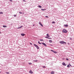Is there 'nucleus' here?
Instances as JSON below:
<instances>
[{"instance_id": "obj_1", "label": "nucleus", "mask_w": 74, "mask_h": 74, "mask_svg": "<svg viewBox=\"0 0 74 74\" xmlns=\"http://www.w3.org/2000/svg\"><path fill=\"white\" fill-rule=\"evenodd\" d=\"M62 32L63 33H66L67 32V30L65 29H64L62 30Z\"/></svg>"}, {"instance_id": "obj_2", "label": "nucleus", "mask_w": 74, "mask_h": 74, "mask_svg": "<svg viewBox=\"0 0 74 74\" xmlns=\"http://www.w3.org/2000/svg\"><path fill=\"white\" fill-rule=\"evenodd\" d=\"M34 45L35 47H36L37 49H39L40 48H39V47H38V46L37 45H36L35 44H34Z\"/></svg>"}, {"instance_id": "obj_3", "label": "nucleus", "mask_w": 74, "mask_h": 74, "mask_svg": "<svg viewBox=\"0 0 74 74\" xmlns=\"http://www.w3.org/2000/svg\"><path fill=\"white\" fill-rule=\"evenodd\" d=\"M60 44H66V42H64V41H61L60 42Z\"/></svg>"}, {"instance_id": "obj_4", "label": "nucleus", "mask_w": 74, "mask_h": 74, "mask_svg": "<svg viewBox=\"0 0 74 74\" xmlns=\"http://www.w3.org/2000/svg\"><path fill=\"white\" fill-rule=\"evenodd\" d=\"M51 51H52V52H53L55 53H57V52H56L55 51L53 50H51Z\"/></svg>"}, {"instance_id": "obj_5", "label": "nucleus", "mask_w": 74, "mask_h": 74, "mask_svg": "<svg viewBox=\"0 0 74 74\" xmlns=\"http://www.w3.org/2000/svg\"><path fill=\"white\" fill-rule=\"evenodd\" d=\"M39 25H40V26H42V27L43 26V25H42V24L41 22H39Z\"/></svg>"}, {"instance_id": "obj_6", "label": "nucleus", "mask_w": 74, "mask_h": 74, "mask_svg": "<svg viewBox=\"0 0 74 74\" xmlns=\"http://www.w3.org/2000/svg\"><path fill=\"white\" fill-rule=\"evenodd\" d=\"M42 44H43L45 47H47V45L44 43H42Z\"/></svg>"}, {"instance_id": "obj_7", "label": "nucleus", "mask_w": 74, "mask_h": 74, "mask_svg": "<svg viewBox=\"0 0 74 74\" xmlns=\"http://www.w3.org/2000/svg\"><path fill=\"white\" fill-rule=\"evenodd\" d=\"M62 64L63 66H66V64H65V63H64V62H63L62 63Z\"/></svg>"}, {"instance_id": "obj_8", "label": "nucleus", "mask_w": 74, "mask_h": 74, "mask_svg": "<svg viewBox=\"0 0 74 74\" xmlns=\"http://www.w3.org/2000/svg\"><path fill=\"white\" fill-rule=\"evenodd\" d=\"M54 73H55V72H54V71H52L51 73V74H53Z\"/></svg>"}, {"instance_id": "obj_9", "label": "nucleus", "mask_w": 74, "mask_h": 74, "mask_svg": "<svg viewBox=\"0 0 74 74\" xmlns=\"http://www.w3.org/2000/svg\"><path fill=\"white\" fill-rule=\"evenodd\" d=\"M64 26L65 27H68V25H64Z\"/></svg>"}, {"instance_id": "obj_10", "label": "nucleus", "mask_w": 74, "mask_h": 74, "mask_svg": "<svg viewBox=\"0 0 74 74\" xmlns=\"http://www.w3.org/2000/svg\"><path fill=\"white\" fill-rule=\"evenodd\" d=\"M29 73H30L31 74H33V72L32 71H29Z\"/></svg>"}, {"instance_id": "obj_11", "label": "nucleus", "mask_w": 74, "mask_h": 74, "mask_svg": "<svg viewBox=\"0 0 74 74\" xmlns=\"http://www.w3.org/2000/svg\"><path fill=\"white\" fill-rule=\"evenodd\" d=\"M21 35L22 36H25V34H21Z\"/></svg>"}, {"instance_id": "obj_12", "label": "nucleus", "mask_w": 74, "mask_h": 74, "mask_svg": "<svg viewBox=\"0 0 74 74\" xmlns=\"http://www.w3.org/2000/svg\"><path fill=\"white\" fill-rule=\"evenodd\" d=\"M3 27H7V26L5 25H3Z\"/></svg>"}, {"instance_id": "obj_13", "label": "nucleus", "mask_w": 74, "mask_h": 74, "mask_svg": "<svg viewBox=\"0 0 74 74\" xmlns=\"http://www.w3.org/2000/svg\"><path fill=\"white\" fill-rule=\"evenodd\" d=\"M47 37H50V36L49 35V34H47Z\"/></svg>"}, {"instance_id": "obj_14", "label": "nucleus", "mask_w": 74, "mask_h": 74, "mask_svg": "<svg viewBox=\"0 0 74 74\" xmlns=\"http://www.w3.org/2000/svg\"><path fill=\"white\" fill-rule=\"evenodd\" d=\"M41 10H42V11H45V10H46V9H41Z\"/></svg>"}, {"instance_id": "obj_15", "label": "nucleus", "mask_w": 74, "mask_h": 74, "mask_svg": "<svg viewBox=\"0 0 74 74\" xmlns=\"http://www.w3.org/2000/svg\"><path fill=\"white\" fill-rule=\"evenodd\" d=\"M38 7H39V8H42V7H41V6L40 5H38Z\"/></svg>"}, {"instance_id": "obj_16", "label": "nucleus", "mask_w": 74, "mask_h": 74, "mask_svg": "<svg viewBox=\"0 0 74 74\" xmlns=\"http://www.w3.org/2000/svg\"><path fill=\"white\" fill-rule=\"evenodd\" d=\"M3 13L2 12H0V14H3Z\"/></svg>"}, {"instance_id": "obj_17", "label": "nucleus", "mask_w": 74, "mask_h": 74, "mask_svg": "<svg viewBox=\"0 0 74 74\" xmlns=\"http://www.w3.org/2000/svg\"><path fill=\"white\" fill-rule=\"evenodd\" d=\"M49 42H52V41L51 40H49Z\"/></svg>"}, {"instance_id": "obj_18", "label": "nucleus", "mask_w": 74, "mask_h": 74, "mask_svg": "<svg viewBox=\"0 0 74 74\" xmlns=\"http://www.w3.org/2000/svg\"><path fill=\"white\" fill-rule=\"evenodd\" d=\"M33 61L34 62H37V61H38L37 60H34Z\"/></svg>"}, {"instance_id": "obj_19", "label": "nucleus", "mask_w": 74, "mask_h": 74, "mask_svg": "<svg viewBox=\"0 0 74 74\" xmlns=\"http://www.w3.org/2000/svg\"><path fill=\"white\" fill-rule=\"evenodd\" d=\"M52 23H53H53L55 24V21H53V22H52Z\"/></svg>"}, {"instance_id": "obj_20", "label": "nucleus", "mask_w": 74, "mask_h": 74, "mask_svg": "<svg viewBox=\"0 0 74 74\" xmlns=\"http://www.w3.org/2000/svg\"><path fill=\"white\" fill-rule=\"evenodd\" d=\"M67 67H70V66L68 64V65L67 66Z\"/></svg>"}, {"instance_id": "obj_21", "label": "nucleus", "mask_w": 74, "mask_h": 74, "mask_svg": "<svg viewBox=\"0 0 74 74\" xmlns=\"http://www.w3.org/2000/svg\"><path fill=\"white\" fill-rule=\"evenodd\" d=\"M14 16L15 17L16 16V15L15 14H14Z\"/></svg>"}, {"instance_id": "obj_22", "label": "nucleus", "mask_w": 74, "mask_h": 74, "mask_svg": "<svg viewBox=\"0 0 74 74\" xmlns=\"http://www.w3.org/2000/svg\"><path fill=\"white\" fill-rule=\"evenodd\" d=\"M6 74H10V73L8 72H6Z\"/></svg>"}, {"instance_id": "obj_23", "label": "nucleus", "mask_w": 74, "mask_h": 74, "mask_svg": "<svg viewBox=\"0 0 74 74\" xmlns=\"http://www.w3.org/2000/svg\"><path fill=\"white\" fill-rule=\"evenodd\" d=\"M40 41H43V39H40Z\"/></svg>"}, {"instance_id": "obj_24", "label": "nucleus", "mask_w": 74, "mask_h": 74, "mask_svg": "<svg viewBox=\"0 0 74 74\" xmlns=\"http://www.w3.org/2000/svg\"><path fill=\"white\" fill-rule=\"evenodd\" d=\"M22 27H23V26H21V27H20V28H22Z\"/></svg>"}, {"instance_id": "obj_25", "label": "nucleus", "mask_w": 74, "mask_h": 74, "mask_svg": "<svg viewBox=\"0 0 74 74\" xmlns=\"http://www.w3.org/2000/svg\"><path fill=\"white\" fill-rule=\"evenodd\" d=\"M9 1H11V2H12V0H10Z\"/></svg>"}, {"instance_id": "obj_26", "label": "nucleus", "mask_w": 74, "mask_h": 74, "mask_svg": "<svg viewBox=\"0 0 74 74\" xmlns=\"http://www.w3.org/2000/svg\"><path fill=\"white\" fill-rule=\"evenodd\" d=\"M23 2H26V1H25V0H23Z\"/></svg>"}, {"instance_id": "obj_27", "label": "nucleus", "mask_w": 74, "mask_h": 74, "mask_svg": "<svg viewBox=\"0 0 74 74\" xmlns=\"http://www.w3.org/2000/svg\"><path fill=\"white\" fill-rule=\"evenodd\" d=\"M49 45L50 46H53V45H51V44H50Z\"/></svg>"}, {"instance_id": "obj_28", "label": "nucleus", "mask_w": 74, "mask_h": 74, "mask_svg": "<svg viewBox=\"0 0 74 74\" xmlns=\"http://www.w3.org/2000/svg\"><path fill=\"white\" fill-rule=\"evenodd\" d=\"M43 68H45V66H43Z\"/></svg>"}, {"instance_id": "obj_29", "label": "nucleus", "mask_w": 74, "mask_h": 74, "mask_svg": "<svg viewBox=\"0 0 74 74\" xmlns=\"http://www.w3.org/2000/svg\"><path fill=\"white\" fill-rule=\"evenodd\" d=\"M66 60H69V59H68V58H66Z\"/></svg>"}, {"instance_id": "obj_30", "label": "nucleus", "mask_w": 74, "mask_h": 74, "mask_svg": "<svg viewBox=\"0 0 74 74\" xmlns=\"http://www.w3.org/2000/svg\"><path fill=\"white\" fill-rule=\"evenodd\" d=\"M45 17L46 18H49V17H48V16H46Z\"/></svg>"}, {"instance_id": "obj_31", "label": "nucleus", "mask_w": 74, "mask_h": 74, "mask_svg": "<svg viewBox=\"0 0 74 74\" xmlns=\"http://www.w3.org/2000/svg\"><path fill=\"white\" fill-rule=\"evenodd\" d=\"M29 64H32V63H29Z\"/></svg>"}, {"instance_id": "obj_32", "label": "nucleus", "mask_w": 74, "mask_h": 74, "mask_svg": "<svg viewBox=\"0 0 74 74\" xmlns=\"http://www.w3.org/2000/svg\"><path fill=\"white\" fill-rule=\"evenodd\" d=\"M19 14H22V12H19Z\"/></svg>"}, {"instance_id": "obj_33", "label": "nucleus", "mask_w": 74, "mask_h": 74, "mask_svg": "<svg viewBox=\"0 0 74 74\" xmlns=\"http://www.w3.org/2000/svg\"><path fill=\"white\" fill-rule=\"evenodd\" d=\"M45 37L46 38H48V37H47V36H46V37Z\"/></svg>"}, {"instance_id": "obj_34", "label": "nucleus", "mask_w": 74, "mask_h": 74, "mask_svg": "<svg viewBox=\"0 0 74 74\" xmlns=\"http://www.w3.org/2000/svg\"><path fill=\"white\" fill-rule=\"evenodd\" d=\"M69 64V65H70V66H71V67L72 66L71 65V64Z\"/></svg>"}, {"instance_id": "obj_35", "label": "nucleus", "mask_w": 74, "mask_h": 74, "mask_svg": "<svg viewBox=\"0 0 74 74\" xmlns=\"http://www.w3.org/2000/svg\"><path fill=\"white\" fill-rule=\"evenodd\" d=\"M17 29H20V27H18L17 28Z\"/></svg>"}, {"instance_id": "obj_36", "label": "nucleus", "mask_w": 74, "mask_h": 74, "mask_svg": "<svg viewBox=\"0 0 74 74\" xmlns=\"http://www.w3.org/2000/svg\"><path fill=\"white\" fill-rule=\"evenodd\" d=\"M48 39H50V38H49L48 37V38H47Z\"/></svg>"}, {"instance_id": "obj_37", "label": "nucleus", "mask_w": 74, "mask_h": 74, "mask_svg": "<svg viewBox=\"0 0 74 74\" xmlns=\"http://www.w3.org/2000/svg\"><path fill=\"white\" fill-rule=\"evenodd\" d=\"M70 40H72V38H70Z\"/></svg>"}, {"instance_id": "obj_38", "label": "nucleus", "mask_w": 74, "mask_h": 74, "mask_svg": "<svg viewBox=\"0 0 74 74\" xmlns=\"http://www.w3.org/2000/svg\"><path fill=\"white\" fill-rule=\"evenodd\" d=\"M41 44H42V43H40L39 44H40L41 45Z\"/></svg>"}, {"instance_id": "obj_39", "label": "nucleus", "mask_w": 74, "mask_h": 74, "mask_svg": "<svg viewBox=\"0 0 74 74\" xmlns=\"http://www.w3.org/2000/svg\"><path fill=\"white\" fill-rule=\"evenodd\" d=\"M38 44H39V43H40V42L39 41H38Z\"/></svg>"}, {"instance_id": "obj_40", "label": "nucleus", "mask_w": 74, "mask_h": 74, "mask_svg": "<svg viewBox=\"0 0 74 74\" xmlns=\"http://www.w3.org/2000/svg\"><path fill=\"white\" fill-rule=\"evenodd\" d=\"M30 44H31V45H32V43H30Z\"/></svg>"}, {"instance_id": "obj_41", "label": "nucleus", "mask_w": 74, "mask_h": 74, "mask_svg": "<svg viewBox=\"0 0 74 74\" xmlns=\"http://www.w3.org/2000/svg\"><path fill=\"white\" fill-rule=\"evenodd\" d=\"M68 44L69 45V44H70V43H68Z\"/></svg>"}, {"instance_id": "obj_42", "label": "nucleus", "mask_w": 74, "mask_h": 74, "mask_svg": "<svg viewBox=\"0 0 74 74\" xmlns=\"http://www.w3.org/2000/svg\"><path fill=\"white\" fill-rule=\"evenodd\" d=\"M34 25H35L34 24L33 25V26H34Z\"/></svg>"}, {"instance_id": "obj_43", "label": "nucleus", "mask_w": 74, "mask_h": 74, "mask_svg": "<svg viewBox=\"0 0 74 74\" xmlns=\"http://www.w3.org/2000/svg\"><path fill=\"white\" fill-rule=\"evenodd\" d=\"M1 34V32H0V34Z\"/></svg>"}, {"instance_id": "obj_44", "label": "nucleus", "mask_w": 74, "mask_h": 74, "mask_svg": "<svg viewBox=\"0 0 74 74\" xmlns=\"http://www.w3.org/2000/svg\"><path fill=\"white\" fill-rule=\"evenodd\" d=\"M11 25H12V23L11 24Z\"/></svg>"}]
</instances>
